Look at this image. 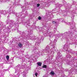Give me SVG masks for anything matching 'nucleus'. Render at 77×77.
Listing matches in <instances>:
<instances>
[{"label": "nucleus", "mask_w": 77, "mask_h": 77, "mask_svg": "<svg viewBox=\"0 0 77 77\" xmlns=\"http://www.w3.org/2000/svg\"><path fill=\"white\" fill-rule=\"evenodd\" d=\"M35 75L36 77H37V76H38V73L36 72L35 74Z\"/></svg>", "instance_id": "obj_8"}, {"label": "nucleus", "mask_w": 77, "mask_h": 77, "mask_svg": "<svg viewBox=\"0 0 77 77\" xmlns=\"http://www.w3.org/2000/svg\"><path fill=\"white\" fill-rule=\"evenodd\" d=\"M6 58L7 60H8L9 59V56L8 55L6 56Z\"/></svg>", "instance_id": "obj_5"}, {"label": "nucleus", "mask_w": 77, "mask_h": 77, "mask_svg": "<svg viewBox=\"0 0 77 77\" xmlns=\"http://www.w3.org/2000/svg\"><path fill=\"white\" fill-rule=\"evenodd\" d=\"M18 46L20 48H21L23 47V45L21 43H19L18 44Z\"/></svg>", "instance_id": "obj_1"}, {"label": "nucleus", "mask_w": 77, "mask_h": 77, "mask_svg": "<svg viewBox=\"0 0 77 77\" xmlns=\"http://www.w3.org/2000/svg\"><path fill=\"white\" fill-rule=\"evenodd\" d=\"M38 19L39 20H41L42 19L41 17V16H39Z\"/></svg>", "instance_id": "obj_6"}, {"label": "nucleus", "mask_w": 77, "mask_h": 77, "mask_svg": "<svg viewBox=\"0 0 77 77\" xmlns=\"http://www.w3.org/2000/svg\"><path fill=\"white\" fill-rule=\"evenodd\" d=\"M42 68H47V65H43L42 66Z\"/></svg>", "instance_id": "obj_3"}, {"label": "nucleus", "mask_w": 77, "mask_h": 77, "mask_svg": "<svg viewBox=\"0 0 77 77\" xmlns=\"http://www.w3.org/2000/svg\"><path fill=\"white\" fill-rule=\"evenodd\" d=\"M37 7H39L40 6V4H37Z\"/></svg>", "instance_id": "obj_7"}, {"label": "nucleus", "mask_w": 77, "mask_h": 77, "mask_svg": "<svg viewBox=\"0 0 77 77\" xmlns=\"http://www.w3.org/2000/svg\"><path fill=\"white\" fill-rule=\"evenodd\" d=\"M53 23H54H54H56V22H54V21H53Z\"/></svg>", "instance_id": "obj_9"}, {"label": "nucleus", "mask_w": 77, "mask_h": 77, "mask_svg": "<svg viewBox=\"0 0 77 77\" xmlns=\"http://www.w3.org/2000/svg\"><path fill=\"white\" fill-rule=\"evenodd\" d=\"M50 74L52 75H54V72L53 71H51L50 72Z\"/></svg>", "instance_id": "obj_4"}, {"label": "nucleus", "mask_w": 77, "mask_h": 77, "mask_svg": "<svg viewBox=\"0 0 77 77\" xmlns=\"http://www.w3.org/2000/svg\"><path fill=\"white\" fill-rule=\"evenodd\" d=\"M37 64L38 66H41V65H42V63H40V62H38L37 63Z\"/></svg>", "instance_id": "obj_2"}]
</instances>
